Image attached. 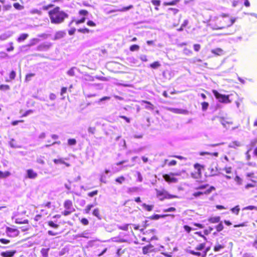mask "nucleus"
<instances>
[{
    "label": "nucleus",
    "instance_id": "obj_1",
    "mask_svg": "<svg viewBox=\"0 0 257 257\" xmlns=\"http://www.w3.org/2000/svg\"><path fill=\"white\" fill-rule=\"evenodd\" d=\"M236 19L229 15L223 14L210 21V25L213 30H221L231 26Z\"/></svg>",
    "mask_w": 257,
    "mask_h": 257
},
{
    "label": "nucleus",
    "instance_id": "obj_2",
    "mask_svg": "<svg viewBox=\"0 0 257 257\" xmlns=\"http://www.w3.org/2000/svg\"><path fill=\"white\" fill-rule=\"evenodd\" d=\"M50 22L53 24L62 23L68 18V14L62 10L59 7H56L48 12Z\"/></svg>",
    "mask_w": 257,
    "mask_h": 257
},
{
    "label": "nucleus",
    "instance_id": "obj_3",
    "mask_svg": "<svg viewBox=\"0 0 257 257\" xmlns=\"http://www.w3.org/2000/svg\"><path fill=\"white\" fill-rule=\"evenodd\" d=\"M155 191L156 192L157 197L161 201L164 200L165 199H172L176 197V196L170 194L165 189L159 190L157 189H156Z\"/></svg>",
    "mask_w": 257,
    "mask_h": 257
},
{
    "label": "nucleus",
    "instance_id": "obj_4",
    "mask_svg": "<svg viewBox=\"0 0 257 257\" xmlns=\"http://www.w3.org/2000/svg\"><path fill=\"white\" fill-rule=\"evenodd\" d=\"M212 93H213L215 97L218 101L221 103H228L231 102V100L229 99V95H224L219 93L216 90H212Z\"/></svg>",
    "mask_w": 257,
    "mask_h": 257
},
{
    "label": "nucleus",
    "instance_id": "obj_5",
    "mask_svg": "<svg viewBox=\"0 0 257 257\" xmlns=\"http://www.w3.org/2000/svg\"><path fill=\"white\" fill-rule=\"evenodd\" d=\"M179 174L178 173H171L170 174H164L163 175V177L164 180L170 183H177L178 182V179L173 177L174 176H178Z\"/></svg>",
    "mask_w": 257,
    "mask_h": 257
},
{
    "label": "nucleus",
    "instance_id": "obj_6",
    "mask_svg": "<svg viewBox=\"0 0 257 257\" xmlns=\"http://www.w3.org/2000/svg\"><path fill=\"white\" fill-rule=\"evenodd\" d=\"M38 173L32 169H27L26 171V174L24 177V179L34 180L38 177Z\"/></svg>",
    "mask_w": 257,
    "mask_h": 257
},
{
    "label": "nucleus",
    "instance_id": "obj_7",
    "mask_svg": "<svg viewBox=\"0 0 257 257\" xmlns=\"http://www.w3.org/2000/svg\"><path fill=\"white\" fill-rule=\"evenodd\" d=\"M6 233L8 236L11 237H15L19 234L20 231L16 228L7 227L6 229Z\"/></svg>",
    "mask_w": 257,
    "mask_h": 257
},
{
    "label": "nucleus",
    "instance_id": "obj_8",
    "mask_svg": "<svg viewBox=\"0 0 257 257\" xmlns=\"http://www.w3.org/2000/svg\"><path fill=\"white\" fill-rule=\"evenodd\" d=\"M215 188L213 186H210L209 189H206L204 191V192H202V191H198L194 192L192 195L194 197L197 198L199 197L202 195L205 194L208 195L210 194L213 190H215Z\"/></svg>",
    "mask_w": 257,
    "mask_h": 257
},
{
    "label": "nucleus",
    "instance_id": "obj_9",
    "mask_svg": "<svg viewBox=\"0 0 257 257\" xmlns=\"http://www.w3.org/2000/svg\"><path fill=\"white\" fill-rule=\"evenodd\" d=\"M64 207L66 210H69L75 211V209L73 207L72 202L70 200H67L64 202Z\"/></svg>",
    "mask_w": 257,
    "mask_h": 257
},
{
    "label": "nucleus",
    "instance_id": "obj_10",
    "mask_svg": "<svg viewBox=\"0 0 257 257\" xmlns=\"http://www.w3.org/2000/svg\"><path fill=\"white\" fill-rule=\"evenodd\" d=\"M154 246L151 244L144 246L143 247V253L144 254H147L149 252H151L154 251Z\"/></svg>",
    "mask_w": 257,
    "mask_h": 257
},
{
    "label": "nucleus",
    "instance_id": "obj_11",
    "mask_svg": "<svg viewBox=\"0 0 257 257\" xmlns=\"http://www.w3.org/2000/svg\"><path fill=\"white\" fill-rule=\"evenodd\" d=\"M16 253L15 250L3 251L1 253V255L2 257H13Z\"/></svg>",
    "mask_w": 257,
    "mask_h": 257
},
{
    "label": "nucleus",
    "instance_id": "obj_12",
    "mask_svg": "<svg viewBox=\"0 0 257 257\" xmlns=\"http://www.w3.org/2000/svg\"><path fill=\"white\" fill-rule=\"evenodd\" d=\"M66 159L64 158H59V159H55L53 160V162L55 164H64L67 167H69L70 164L68 163H66L64 161Z\"/></svg>",
    "mask_w": 257,
    "mask_h": 257
},
{
    "label": "nucleus",
    "instance_id": "obj_13",
    "mask_svg": "<svg viewBox=\"0 0 257 257\" xmlns=\"http://www.w3.org/2000/svg\"><path fill=\"white\" fill-rule=\"evenodd\" d=\"M211 52L212 54L215 55L220 56L223 54V51L221 48H217L214 49H212Z\"/></svg>",
    "mask_w": 257,
    "mask_h": 257
},
{
    "label": "nucleus",
    "instance_id": "obj_14",
    "mask_svg": "<svg viewBox=\"0 0 257 257\" xmlns=\"http://www.w3.org/2000/svg\"><path fill=\"white\" fill-rule=\"evenodd\" d=\"M241 143L238 141H234L230 143L228 147L231 148L236 149L237 147H239L241 146Z\"/></svg>",
    "mask_w": 257,
    "mask_h": 257
},
{
    "label": "nucleus",
    "instance_id": "obj_15",
    "mask_svg": "<svg viewBox=\"0 0 257 257\" xmlns=\"http://www.w3.org/2000/svg\"><path fill=\"white\" fill-rule=\"evenodd\" d=\"M219 121L221 123V124L224 126H226V124H231L232 123V121L228 118H220Z\"/></svg>",
    "mask_w": 257,
    "mask_h": 257
},
{
    "label": "nucleus",
    "instance_id": "obj_16",
    "mask_svg": "<svg viewBox=\"0 0 257 257\" xmlns=\"http://www.w3.org/2000/svg\"><path fill=\"white\" fill-rule=\"evenodd\" d=\"M16 76V73L15 71L12 70L9 74V79H6L7 82H9L12 80H14Z\"/></svg>",
    "mask_w": 257,
    "mask_h": 257
},
{
    "label": "nucleus",
    "instance_id": "obj_17",
    "mask_svg": "<svg viewBox=\"0 0 257 257\" xmlns=\"http://www.w3.org/2000/svg\"><path fill=\"white\" fill-rule=\"evenodd\" d=\"M77 31L79 33H82V34H88L90 32H92L91 30H90L89 29L87 28H80L77 30Z\"/></svg>",
    "mask_w": 257,
    "mask_h": 257
},
{
    "label": "nucleus",
    "instance_id": "obj_18",
    "mask_svg": "<svg viewBox=\"0 0 257 257\" xmlns=\"http://www.w3.org/2000/svg\"><path fill=\"white\" fill-rule=\"evenodd\" d=\"M220 218L219 216L212 217L209 218L208 221L213 223H218L220 221Z\"/></svg>",
    "mask_w": 257,
    "mask_h": 257
},
{
    "label": "nucleus",
    "instance_id": "obj_19",
    "mask_svg": "<svg viewBox=\"0 0 257 257\" xmlns=\"http://www.w3.org/2000/svg\"><path fill=\"white\" fill-rule=\"evenodd\" d=\"M49 250H50L49 248H42V249L41 250V253L42 254V255L43 257H48V252H49Z\"/></svg>",
    "mask_w": 257,
    "mask_h": 257
},
{
    "label": "nucleus",
    "instance_id": "obj_20",
    "mask_svg": "<svg viewBox=\"0 0 257 257\" xmlns=\"http://www.w3.org/2000/svg\"><path fill=\"white\" fill-rule=\"evenodd\" d=\"M65 35V32L63 31H59L56 32L55 35V38L56 39H60L63 38Z\"/></svg>",
    "mask_w": 257,
    "mask_h": 257
},
{
    "label": "nucleus",
    "instance_id": "obj_21",
    "mask_svg": "<svg viewBox=\"0 0 257 257\" xmlns=\"http://www.w3.org/2000/svg\"><path fill=\"white\" fill-rule=\"evenodd\" d=\"M144 103L145 104V108L148 109L150 110H153L154 109V105L150 102L147 101H144Z\"/></svg>",
    "mask_w": 257,
    "mask_h": 257
},
{
    "label": "nucleus",
    "instance_id": "obj_22",
    "mask_svg": "<svg viewBox=\"0 0 257 257\" xmlns=\"http://www.w3.org/2000/svg\"><path fill=\"white\" fill-rule=\"evenodd\" d=\"M142 206L144 209H145L148 211H152L154 208V205H149L146 204V203H143L142 205Z\"/></svg>",
    "mask_w": 257,
    "mask_h": 257
},
{
    "label": "nucleus",
    "instance_id": "obj_23",
    "mask_svg": "<svg viewBox=\"0 0 257 257\" xmlns=\"http://www.w3.org/2000/svg\"><path fill=\"white\" fill-rule=\"evenodd\" d=\"M28 37V35L27 34H22L20 35V36L18 38L17 41L19 42H22L26 40Z\"/></svg>",
    "mask_w": 257,
    "mask_h": 257
},
{
    "label": "nucleus",
    "instance_id": "obj_24",
    "mask_svg": "<svg viewBox=\"0 0 257 257\" xmlns=\"http://www.w3.org/2000/svg\"><path fill=\"white\" fill-rule=\"evenodd\" d=\"M151 3L154 6H156L155 10H159L158 7L161 5V1L160 0H152Z\"/></svg>",
    "mask_w": 257,
    "mask_h": 257
},
{
    "label": "nucleus",
    "instance_id": "obj_25",
    "mask_svg": "<svg viewBox=\"0 0 257 257\" xmlns=\"http://www.w3.org/2000/svg\"><path fill=\"white\" fill-rule=\"evenodd\" d=\"M166 216H167V215L155 214V215L150 216L149 218L151 219H153V220H158L161 218H164Z\"/></svg>",
    "mask_w": 257,
    "mask_h": 257
},
{
    "label": "nucleus",
    "instance_id": "obj_26",
    "mask_svg": "<svg viewBox=\"0 0 257 257\" xmlns=\"http://www.w3.org/2000/svg\"><path fill=\"white\" fill-rule=\"evenodd\" d=\"M140 46L137 44H134L130 47V50L132 52L137 51L140 49Z\"/></svg>",
    "mask_w": 257,
    "mask_h": 257
},
{
    "label": "nucleus",
    "instance_id": "obj_27",
    "mask_svg": "<svg viewBox=\"0 0 257 257\" xmlns=\"http://www.w3.org/2000/svg\"><path fill=\"white\" fill-rule=\"evenodd\" d=\"M11 175V173L9 171L2 172L0 171V179L5 178L9 177Z\"/></svg>",
    "mask_w": 257,
    "mask_h": 257
},
{
    "label": "nucleus",
    "instance_id": "obj_28",
    "mask_svg": "<svg viewBox=\"0 0 257 257\" xmlns=\"http://www.w3.org/2000/svg\"><path fill=\"white\" fill-rule=\"evenodd\" d=\"M85 20H86V18L85 17H82L79 20H72L71 21V23L72 22H74L75 23L76 25H79L80 24H82V23H83L85 22Z\"/></svg>",
    "mask_w": 257,
    "mask_h": 257
},
{
    "label": "nucleus",
    "instance_id": "obj_29",
    "mask_svg": "<svg viewBox=\"0 0 257 257\" xmlns=\"http://www.w3.org/2000/svg\"><path fill=\"white\" fill-rule=\"evenodd\" d=\"M161 66V64L159 61H155L150 65V67L152 69H156Z\"/></svg>",
    "mask_w": 257,
    "mask_h": 257
},
{
    "label": "nucleus",
    "instance_id": "obj_30",
    "mask_svg": "<svg viewBox=\"0 0 257 257\" xmlns=\"http://www.w3.org/2000/svg\"><path fill=\"white\" fill-rule=\"evenodd\" d=\"M92 214L96 216L98 219H101V216L99 213V210L98 208H95L92 212Z\"/></svg>",
    "mask_w": 257,
    "mask_h": 257
},
{
    "label": "nucleus",
    "instance_id": "obj_31",
    "mask_svg": "<svg viewBox=\"0 0 257 257\" xmlns=\"http://www.w3.org/2000/svg\"><path fill=\"white\" fill-rule=\"evenodd\" d=\"M9 145L12 148H18L20 146H18L16 143L15 140L13 139H11L9 142Z\"/></svg>",
    "mask_w": 257,
    "mask_h": 257
},
{
    "label": "nucleus",
    "instance_id": "obj_32",
    "mask_svg": "<svg viewBox=\"0 0 257 257\" xmlns=\"http://www.w3.org/2000/svg\"><path fill=\"white\" fill-rule=\"evenodd\" d=\"M199 155L200 156H204L205 155H210L214 156L215 157H218V153L217 152L213 153H210L207 152H201L199 153Z\"/></svg>",
    "mask_w": 257,
    "mask_h": 257
},
{
    "label": "nucleus",
    "instance_id": "obj_33",
    "mask_svg": "<svg viewBox=\"0 0 257 257\" xmlns=\"http://www.w3.org/2000/svg\"><path fill=\"white\" fill-rule=\"evenodd\" d=\"M10 89V87L8 84H1L0 85V90L1 91H7Z\"/></svg>",
    "mask_w": 257,
    "mask_h": 257
},
{
    "label": "nucleus",
    "instance_id": "obj_34",
    "mask_svg": "<svg viewBox=\"0 0 257 257\" xmlns=\"http://www.w3.org/2000/svg\"><path fill=\"white\" fill-rule=\"evenodd\" d=\"M94 206L93 204H89L86 206V208L84 210V212L86 214H88L91 209Z\"/></svg>",
    "mask_w": 257,
    "mask_h": 257
},
{
    "label": "nucleus",
    "instance_id": "obj_35",
    "mask_svg": "<svg viewBox=\"0 0 257 257\" xmlns=\"http://www.w3.org/2000/svg\"><path fill=\"white\" fill-rule=\"evenodd\" d=\"M194 168L197 170V173L200 176L201 175V167L202 166L199 164H195L194 165Z\"/></svg>",
    "mask_w": 257,
    "mask_h": 257
},
{
    "label": "nucleus",
    "instance_id": "obj_36",
    "mask_svg": "<svg viewBox=\"0 0 257 257\" xmlns=\"http://www.w3.org/2000/svg\"><path fill=\"white\" fill-rule=\"evenodd\" d=\"M179 1V0H173V1H172L171 2H165L164 3V6H173V5H175Z\"/></svg>",
    "mask_w": 257,
    "mask_h": 257
},
{
    "label": "nucleus",
    "instance_id": "obj_37",
    "mask_svg": "<svg viewBox=\"0 0 257 257\" xmlns=\"http://www.w3.org/2000/svg\"><path fill=\"white\" fill-rule=\"evenodd\" d=\"M78 14L82 17H85L88 14V12L86 10H81L78 12Z\"/></svg>",
    "mask_w": 257,
    "mask_h": 257
},
{
    "label": "nucleus",
    "instance_id": "obj_38",
    "mask_svg": "<svg viewBox=\"0 0 257 257\" xmlns=\"http://www.w3.org/2000/svg\"><path fill=\"white\" fill-rule=\"evenodd\" d=\"M224 245H221V244H216L214 247V250L215 251H220L221 249H223L224 248Z\"/></svg>",
    "mask_w": 257,
    "mask_h": 257
},
{
    "label": "nucleus",
    "instance_id": "obj_39",
    "mask_svg": "<svg viewBox=\"0 0 257 257\" xmlns=\"http://www.w3.org/2000/svg\"><path fill=\"white\" fill-rule=\"evenodd\" d=\"M12 9V5L11 4L4 5L3 6V10L4 12L10 11Z\"/></svg>",
    "mask_w": 257,
    "mask_h": 257
},
{
    "label": "nucleus",
    "instance_id": "obj_40",
    "mask_svg": "<svg viewBox=\"0 0 257 257\" xmlns=\"http://www.w3.org/2000/svg\"><path fill=\"white\" fill-rule=\"evenodd\" d=\"M15 222L17 224H28V220L25 219L23 221H22L20 219L16 218L15 220Z\"/></svg>",
    "mask_w": 257,
    "mask_h": 257
},
{
    "label": "nucleus",
    "instance_id": "obj_41",
    "mask_svg": "<svg viewBox=\"0 0 257 257\" xmlns=\"http://www.w3.org/2000/svg\"><path fill=\"white\" fill-rule=\"evenodd\" d=\"M13 6L16 9V10H23L24 9V6L20 5L19 3H15L13 4Z\"/></svg>",
    "mask_w": 257,
    "mask_h": 257
},
{
    "label": "nucleus",
    "instance_id": "obj_42",
    "mask_svg": "<svg viewBox=\"0 0 257 257\" xmlns=\"http://www.w3.org/2000/svg\"><path fill=\"white\" fill-rule=\"evenodd\" d=\"M234 181L238 185H241L242 184V179L241 178H240L238 176H236V177L234 178Z\"/></svg>",
    "mask_w": 257,
    "mask_h": 257
},
{
    "label": "nucleus",
    "instance_id": "obj_43",
    "mask_svg": "<svg viewBox=\"0 0 257 257\" xmlns=\"http://www.w3.org/2000/svg\"><path fill=\"white\" fill-rule=\"evenodd\" d=\"M239 210L240 208L238 205L236 206L235 207L232 208L231 209V212L233 213H235L236 215L238 214Z\"/></svg>",
    "mask_w": 257,
    "mask_h": 257
},
{
    "label": "nucleus",
    "instance_id": "obj_44",
    "mask_svg": "<svg viewBox=\"0 0 257 257\" xmlns=\"http://www.w3.org/2000/svg\"><path fill=\"white\" fill-rule=\"evenodd\" d=\"M35 75V73H31L27 74L25 77V80L26 81H29L31 80V78Z\"/></svg>",
    "mask_w": 257,
    "mask_h": 257
},
{
    "label": "nucleus",
    "instance_id": "obj_45",
    "mask_svg": "<svg viewBox=\"0 0 257 257\" xmlns=\"http://www.w3.org/2000/svg\"><path fill=\"white\" fill-rule=\"evenodd\" d=\"M209 106V103L207 102H203L201 103L202 109L203 111H205Z\"/></svg>",
    "mask_w": 257,
    "mask_h": 257
},
{
    "label": "nucleus",
    "instance_id": "obj_46",
    "mask_svg": "<svg viewBox=\"0 0 257 257\" xmlns=\"http://www.w3.org/2000/svg\"><path fill=\"white\" fill-rule=\"evenodd\" d=\"M128 226H129V224H126L124 225H118V228L119 229H121V230H125V231H127L128 230Z\"/></svg>",
    "mask_w": 257,
    "mask_h": 257
},
{
    "label": "nucleus",
    "instance_id": "obj_47",
    "mask_svg": "<svg viewBox=\"0 0 257 257\" xmlns=\"http://www.w3.org/2000/svg\"><path fill=\"white\" fill-rule=\"evenodd\" d=\"M87 25L89 27H94L96 26V24L93 22V21H91V20H88L87 22Z\"/></svg>",
    "mask_w": 257,
    "mask_h": 257
},
{
    "label": "nucleus",
    "instance_id": "obj_48",
    "mask_svg": "<svg viewBox=\"0 0 257 257\" xmlns=\"http://www.w3.org/2000/svg\"><path fill=\"white\" fill-rule=\"evenodd\" d=\"M68 144L70 146L75 145L76 144V141L74 139H70L68 140Z\"/></svg>",
    "mask_w": 257,
    "mask_h": 257
},
{
    "label": "nucleus",
    "instance_id": "obj_49",
    "mask_svg": "<svg viewBox=\"0 0 257 257\" xmlns=\"http://www.w3.org/2000/svg\"><path fill=\"white\" fill-rule=\"evenodd\" d=\"M209 186V185L208 184H205V185H200L198 187H196L195 188V190H203L205 189H206L207 187Z\"/></svg>",
    "mask_w": 257,
    "mask_h": 257
},
{
    "label": "nucleus",
    "instance_id": "obj_50",
    "mask_svg": "<svg viewBox=\"0 0 257 257\" xmlns=\"http://www.w3.org/2000/svg\"><path fill=\"white\" fill-rule=\"evenodd\" d=\"M243 210H257V207L255 206L250 205L243 208Z\"/></svg>",
    "mask_w": 257,
    "mask_h": 257
},
{
    "label": "nucleus",
    "instance_id": "obj_51",
    "mask_svg": "<svg viewBox=\"0 0 257 257\" xmlns=\"http://www.w3.org/2000/svg\"><path fill=\"white\" fill-rule=\"evenodd\" d=\"M205 248V243H200L197 245L196 249L197 250H202Z\"/></svg>",
    "mask_w": 257,
    "mask_h": 257
},
{
    "label": "nucleus",
    "instance_id": "obj_52",
    "mask_svg": "<svg viewBox=\"0 0 257 257\" xmlns=\"http://www.w3.org/2000/svg\"><path fill=\"white\" fill-rule=\"evenodd\" d=\"M216 229L218 232H220L223 229V225L222 223L221 222L219 223L216 226Z\"/></svg>",
    "mask_w": 257,
    "mask_h": 257
},
{
    "label": "nucleus",
    "instance_id": "obj_53",
    "mask_svg": "<svg viewBox=\"0 0 257 257\" xmlns=\"http://www.w3.org/2000/svg\"><path fill=\"white\" fill-rule=\"evenodd\" d=\"M48 225L53 228H57L59 227V225L54 223L52 221H50L48 222Z\"/></svg>",
    "mask_w": 257,
    "mask_h": 257
},
{
    "label": "nucleus",
    "instance_id": "obj_54",
    "mask_svg": "<svg viewBox=\"0 0 257 257\" xmlns=\"http://www.w3.org/2000/svg\"><path fill=\"white\" fill-rule=\"evenodd\" d=\"M193 48L195 51L198 52L201 49V45L199 44H195L193 45Z\"/></svg>",
    "mask_w": 257,
    "mask_h": 257
},
{
    "label": "nucleus",
    "instance_id": "obj_55",
    "mask_svg": "<svg viewBox=\"0 0 257 257\" xmlns=\"http://www.w3.org/2000/svg\"><path fill=\"white\" fill-rule=\"evenodd\" d=\"M125 180V178L123 176H121L120 177L117 178L115 179V181L119 184H121L123 181H124Z\"/></svg>",
    "mask_w": 257,
    "mask_h": 257
},
{
    "label": "nucleus",
    "instance_id": "obj_56",
    "mask_svg": "<svg viewBox=\"0 0 257 257\" xmlns=\"http://www.w3.org/2000/svg\"><path fill=\"white\" fill-rule=\"evenodd\" d=\"M97 194H98V191L97 190H95V191H93L92 192L88 193V196L90 197H92L94 196L95 195H97Z\"/></svg>",
    "mask_w": 257,
    "mask_h": 257
},
{
    "label": "nucleus",
    "instance_id": "obj_57",
    "mask_svg": "<svg viewBox=\"0 0 257 257\" xmlns=\"http://www.w3.org/2000/svg\"><path fill=\"white\" fill-rule=\"evenodd\" d=\"M74 211L66 209V210H65L63 212H62V213L64 216H68V215H69V214H70L71 213H72Z\"/></svg>",
    "mask_w": 257,
    "mask_h": 257
},
{
    "label": "nucleus",
    "instance_id": "obj_58",
    "mask_svg": "<svg viewBox=\"0 0 257 257\" xmlns=\"http://www.w3.org/2000/svg\"><path fill=\"white\" fill-rule=\"evenodd\" d=\"M0 242L3 244H7L10 243V241L9 239L0 238Z\"/></svg>",
    "mask_w": 257,
    "mask_h": 257
},
{
    "label": "nucleus",
    "instance_id": "obj_59",
    "mask_svg": "<svg viewBox=\"0 0 257 257\" xmlns=\"http://www.w3.org/2000/svg\"><path fill=\"white\" fill-rule=\"evenodd\" d=\"M189 253L191 254L195 255L198 256H200L201 255V253L200 252H196L194 250H190Z\"/></svg>",
    "mask_w": 257,
    "mask_h": 257
},
{
    "label": "nucleus",
    "instance_id": "obj_60",
    "mask_svg": "<svg viewBox=\"0 0 257 257\" xmlns=\"http://www.w3.org/2000/svg\"><path fill=\"white\" fill-rule=\"evenodd\" d=\"M67 91V87H62V88L61 89L60 95L61 96H63L65 93H66Z\"/></svg>",
    "mask_w": 257,
    "mask_h": 257
},
{
    "label": "nucleus",
    "instance_id": "obj_61",
    "mask_svg": "<svg viewBox=\"0 0 257 257\" xmlns=\"http://www.w3.org/2000/svg\"><path fill=\"white\" fill-rule=\"evenodd\" d=\"M81 222L83 224V225H87L89 223V221L88 220H87V219L85 218H82L81 220Z\"/></svg>",
    "mask_w": 257,
    "mask_h": 257
},
{
    "label": "nucleus",
    "instance_id": "obj_62",
    "mask_svg": "<svg viewBox=\"0 0 257 257\" xmlns=\"http://www.w3.org/2000/svg\"><path fill=\"white\" fill-rule=\"evenodd\" d=\"M76 31V29L75 28H72L68 30V34L70 36L74 34Z\"/></svg>",
    "mask_w": 257,
    "mask_h": 257
},
{
    "label": "nucleus",
    "instance_id": "obj_63",
    "mask_svg": "<svg viewBox=\"0 0 257 257\" xmlns=\"http://www.w3.org/2000/svg\"><path fill=\"white\" fill-rule=\"evenodd\" d=\"M95 131V128L94 127H90L88 129V132L89 133L94 134Z\"/></svg>",
    "mask_w": 257,
    "mask_h": 257
},
{
    "label": "nucleus",
    "instance_id": "obj_64",
    "mask_svg": "<svg viewBox=\"0 0 257 257\" xmlns=\"http://www.w3.org/2000/svg\"><path fill=\"white\" fill-rule=\"evenodd\" d=\"M257 143V138L256 139L252 140L250 141V147H254Z\"/></svg>",
    "mask_w": 257,
    "mask_h": 257
}]
</instances>
